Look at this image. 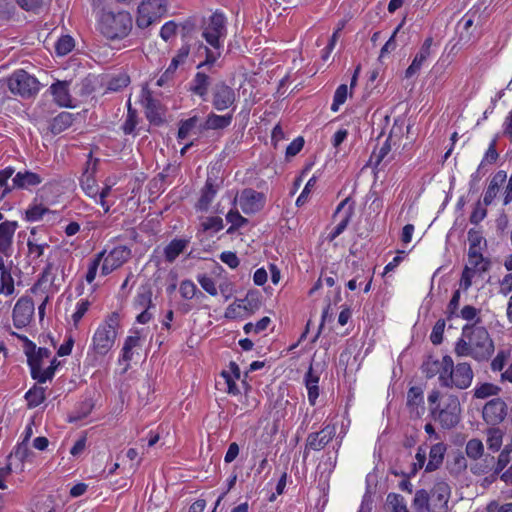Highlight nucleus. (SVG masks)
<instances>
[{
  "instance_id": "17",
  "label": "nucleus",
  "mask_w": 512,
  "mask_h": 512,
  "mask_svg": "<svg viewBox=\"0 0 512 512\" xmlns=\"http://www.w3.org/2000/svg\"><path fill=\"white\" fill-rule=\"evenodd\" d=\"M16 228V222L5 221L0 224V253L5 257L12 254V240Z\"/></svg>"
},
{
  "instance_id": "14",
  "label": "nucleus",
  "mask_w": 512,
  "mask_h": 512,
  "mask_svg": "<svg viewBox=\"0 0 512 512\" xmlns=\"http://www.w3.org/2000/svg\"><path fill=\"white\" fill-rule=\"evenodd\" d=\"M265 203L263 193L257 192L251 188H246L241 192L239 204L245 214L256 213L260 211Z\"/></svg>"
},
{
  "instance_id": "26",
  "label": "nucleus",
  "mask_w": 512,
  "mask_h": 512,
  "mask_svg": "<svg viewBox=\"0 0 512 512\" xmlns=\"http://www.w3.org/2000/svg\"><path fill=\"white\" fill-rule=\"evenodd\" d=\"M421 371L424 376L428 379H431L438 375V379L441 377L442 372L444 371V357L442 360L434 359L432 357H428L421 366Z\"/></svg>"
},
{
  "instance_id": "52",
  "label": "nucleus",
  "mask_w": 512,
  "mask_h": 512,
  "mask_svg": "<svg viewBox=\"0 0 512 512\" xmlns=\"http://www.w3.org/2000/svg\"><path fill=\"white\" fill-rule=\"evenodd\" d=\"M137 125V113L136 110L131 108V105H128L127 117L122 126L123 132L127 135L131 134Z\"/></svg>"
},
{
  "instance_id": "48",
  "label": "nucleus",
  "mask_w": 512,
  "mask_h": 512,
  "mask_svg": "<svg viewBox=\"0 0 512 512\" xmlns=\"http://www.w3.org/2000/svg\"><path fill=\"white\" fill-rule=\"evenodd\" d=\"M496 144H497V139L495 138L490 143V145H489V147H488V149L478 167V171H481V169L484 167L485 163L492 164L497 161L499 154L496 150Z\"/></svg>"
},
{
  "instance_id": "37",
  "label": "nucleus",
  "mask_w": 512,
  "mask_h": 512,
  "mask_svg": "<svg viewBox=\"0 0 512 512\" xmlns=\"http://www.w3.org/2000/svg\"><path fill=\"white\" fill-rule=\"evenodd\" d=\"M200 227L203 232L216 233L223 229L224 224L221 217L211 216L204 218L200 224Z\"/></svg>"
},
{
  "instance_id": "10",
  "label": "nucleus",
  "mask_w": 512,
  "mask_h": 512,
  "mask_svg": "<svg viewBox=\"0 0 512 512\" xmlns=\"http://www.w3.org/2000/svg\"><path fill=\"white\" fill-rule=\"evenodd\" d=\"M508 406L506 402L499 398L489 400L483 407V420L491 426H497L502 423L507 416Z\"/></svg>"
},
{
  "instance_id": "41",
  "label": "nucleus",
  "mask_w": 512,
  "mask_h": 512,
  "mask_svg": "<svg viewBox=\"0 0 512 512\" xmlns=\"http://www.w3.org/2000/svg\"><path fill=\"white\" fill-rule=\"evenodd\" d=\"M500 388L492 383H483L477 386L474 390V397L478 399H485L490 396L497 395Z\"/></svg>"
},
{
  "instance_id": "53",
  "label": "nucleus",
  "mask_w": 512,
  "mask_h": 512,
  "mask_svg": "<svg viewBox=\"0 0 512 512\" xmlns=\"http://www.w3.org/2000/svg\"><path fill=\"white\" fill-rule=\"evenodd\" d=\"M105 252L106 251L104 250V251L98 253L96 255V257L90 262L89 267H88V271H87L86 277H85L86 281L88 283H92L94 281V279L96 277V274H97L98 267H99V265H100L104 255H105Z\"/></svg>"
},
{
  "instance_id": "9",
  "label": "nucleus",
  "mask_w": 512,
  "mask_h": 512,
  "mask_svg": "<svg viewBox=\"0 0 512 512\" xmlns=\"http://www.w3.org/2000/svg\"><path fill=\"white\" fill-rule=\"evenodd\" d=\"M235 90L224 81L216 83L211 90V103L215 110L224 111L235 106Z\"/></svg>"
},
{
  "instance_id": "39",
  "label": "nucleus",
  "mask_w": 512,
  "mask_h": 512,
  "mask_svg": "<svg viewBox=\"0 0 512 512\" xmlns=\"http://www.w3.org/2000/svg\"><path fill=\"white\" fill-rule=\"evenodd\" d=\"M145 110L146 117L151 122L161 120L160 105L158 101L154 100L151 97H147L145 100Z\"/></svg>"
},
{
  "instance_id": "33",
  "label": "nucleus",
  "mask_w": 512,
  "mask_h": 512,
  "mask_svg": "<svg viewBox=\"0 0 512 512\" xmlns=\"http://www.w3.org/2000/svg\"><path fill=\"white\" fill-rule=\"evenodd\" d=\"M504 432L502 429L496 426H492L487 429V445L493 452L498 451L502 446Z\"/></svg>"
},
{
  "instance_id": "1",
  "label": "nucleus",
  "mask_w": 512,
  "mask_h": 512,
  "mask_svg": "<svg viewBox=\"0 0 512 512\" xmlns=\"http://www.w3.org/2000/svg\"><path fill=\"white\" fill-rule=\"evenodd\" d=\"M474 324H467L462 329V336L455 344L454 352L459 357L470 356L476 361H487L494 352V344L488 331Z\"/></svg>"
},
{
  "instance_id": "4",
  "label": "nucleus",
  "mask_w": 512,
  "mask_h": 512,
  "mask_svg": "<svg viewBox=\"0 0 512 512\" xmlns=\"http://www.w3.org/2000/svg\"><path fill=\"white\" fill-rule=\"evenodd\" d=\"M474 372L467 362H459L456 365L451 356H444V371L439 378L441 387L464 390L471 386Z\"/></svg>"
},
{
  "instance_id": "24",
  "label": "nucleus",
  "mask_w": 512,
  "mask_h": 512,
  "mask_svg": "<svg viewBox=\"0 0 512 512\" xmlns=\"http://www.w3.org/2000/svg\"><path fill=\"white\" fill-rule=\"evenodd\" d=\"M445 452L446 446L443 443L434 444L430 448L429 460L425 467V471L432 472L437 470L443 462Z\"/></svg>"
},
{
  "instance_id": "13",
  "label": "nucleus",
  "mask_w": 512,
  "mask_h": 512,
  "mask_svg": "<svg viewBox=\"0 0 512 512\" xmlns=\"http://www.w3.org/2000/svg\"><path fill=\"white\" fill-rule=\"evenodd\" d=\"M34 314V303L31 298H20L13 309V323L18 329L26 327Z\"/></svg>"
},
{
  "instance_id": "27",
  "label": "nucleus",
  "mask_w": 512,
  "mask_h": 512,
  "mask_svg": "<svg viewBox=\"0 0 512 512\" xmlns=\"http://www.w3.org/2000/svg\"><path fill=\"white\" fill-rule=\"evenodd\" d=\"M188 240L174 239L164 249V255L167 262L172 263L187 247Z\"/></svg>"
},
{
  "instance_id": "32",
  "label": "nucleus",
  "mask_w": 512,
  "mask_h": 512,
  "mask_svg": "<svg viewBox=\"0 0 512 512\" xmlns=\"http://www.w3.org/2000/svg\"><path fill=\"white\" fill-rule=\"evenodd\" d=\"M35 229L31 230V237L28 238L27 247H28V256L33 260H38L43 256L44 250L49 247V245L44 243H38V241L34 238Z\"/></svg>"
},
{
  "instance_id": "19",
  "label": "nucleus",
  "mask_w": 512,
  "mask_h": 512,
  "mask_svg": "<svg viewBox=\"0 0 512 512\" xmlns=\"http://www.w3.org/2000/svg\"><path fill=\"white\" fill-rule=\"evenodd\" d=\"M432 44H433V39L431 37H428L427 39H425L419 52L416 54L415 58L413 59L411 65L406 69L405 76L407 78L412 77L414 74H416L421 69L423 63L431 55Z\"/></svg>"
},
{
  "instance_id": "6",
  "label": "nucleus",
  "mask_w": 512,
  "mask_h": 512,
  "mask_svg": "<svg viewBox=\"0 0 512 512\" xmlns=\"http://www.w3.org/2000/svg\"><path fill=\"white\" fill-rule=\"evenodd\" d=\"M120 317L117 312H112L97 328L92 338L93 351L100 356L106 355L115 343Z\"/></svg>"
},
{
  "instance_id": "57",
  "label": "nucleus",
  "mask_w": 512,
  "mask_h": 512,
  "mask_svg": "<svg viewBox=\"0 0 512 512\" xmlns=\"http://www.w3.org/2000/svg\"><path fill=\"white\" fill-rule=\"evenodd\" d=\"M0 283L3 284L6 295H11L14 293V279L11 275L10 269H6L0 272Z\"/></svg>"
},
{
  "instance_id": "56",
  "label": "nucleus",
  "mask_w": 512,
  "mask_h": 512,
  "mask_svg": "<svg viewBox=\"0 0 512 512\" xmlns=\"http://www.w3.org/2000/svg\"><path fill=\"white\" fill-rule=\"evenodd\" d=\"M393 145V142L389 139H386V141L383 143L382 147L379 149L378 152H373L371 156V161L375 159V166H378L389 154L391 151Z\"/></svg>"
},
{
  "instance_id": "3",
  "label": "nucleus",
  "mask_w": 512,
  "mask_h": 512,
  "mask_svg": "<svg viewBox=\"0 0 512 512\" xmlns=\"http://www.w3.org/2000/svg\"><path fill=\"white\" fill-rule=\"evenodd\" d=\"M226 34V18L223 13L216 11L204 21L202 37L215 51L206 49V61L199 64L198 68L204 64H213L219 58Z\"/></svg>"
},
{
  "instance_id": "55",
  "label": "nucleus",
  "mask_w": 512,
  "mask_h": 512,
  "mask_svg": "<svg viewBox=\"0 0 512 512\" xmlns=\"http://www.w3.org/2000/svg\"><path fill=\"white\" fill-rule=\"evenodd\" d=\"M485 207L486 206H484L483 202L481 201H478L475 204L474 209L469 218L472 224H479L487 216V209Z\"/></svg>"
},
{
  "instance_id": "21",
  "label": "nucleus",
  "mask_w": 512,
  "mask_h": 512,
  "mask_svg": "<svg viewBox=\"0 0 512 512\" xmlns=\"http://www.w3.org/2000/svg\"><path fill=\"white\" fill-rule=\"evenodd\" d=\"M42 181L43 177L41 175L28 170L19 171L12 179L15 189H28L41 184Z\"/></svg>"
},
{
  "instance_id": "51",
  "label": "nucleus",
  "mask_w": 512,
  "mask_h": 512,
  "mask_svg": "<svg viewBox=\"0 0 512 512\" xmlns=\"http://www.w3.org/2000/svg\"><path fill=\"white\" fill-rule=\"evenodd\" d=\"M140 338L138 336H128L122 348V359L130 361L132 359V349L138 346Z\"/></svg>"
},
{
  "instance_id": "46",
  "label": "nucleus",
  "mask_w": 512,
  "mask_h": 512,
  "mask_svg": "<svg viewBox=\"0 0 512 512\" xmlns=\"http://www.w3.org/2000/svg\"><path fill=\"white\" fill-rule=\"evenodd\" d=\"M93 406L94 405L91 400H86L82 402L79 408L72 415L69 416V421L76 422L81 419H84L91 413Z\"/></svg>"
},
{
  "instance_id": "8",
  "label": "nucleus",
  "mask_w": 512,
  "mask_h": 512,
  "mask_svg": "<svg viewBox=\"0 0 512 512\" xmlns=\"http://www.w3.org/2000/svg\"><path fill=\"white\" fill-rule=\"evenodd\" d=\"M11 335L16 336L24 342V351L31 370V376L36 377L35 374L39 373L42 361L50 357L51 351L48 348L42 347L36 349V345L24 335L17 334L16 332H11Z\"/></svg>"
},
{
  "instance_id": "38",
  "label": "nucleus",
  "mask_w": 512,
  "mask_h": 512,
  "mask_svg": "<svg viewBox=\"0 0 512 512\" xmlns=\"http://www.w3.org/2000/svg\"><path fill=\"white\" fill-rule=\"evenodd\" d=\"M404 128H406L407 133H409L411 126H405V122L403 119H396L387 138L393 142L394 146H396L400 141V138L402 137L404 132Z\"/></svg>"
},
{
  "instance_id": "61",
  "label": "nucleus",
  "mask_w": 512,
  "mask_h": 512,
  "mask_svg": "<svg viewBox=\"0 0 512 512\" xmlns=\"http://www.w3.org/2000/svg\"><path fill=\"white\" fill-rule=\"evenodd\" d=\"M352 216V210H349L345 217L335 226L334 230L329 235L328 239L330 241H333L335 238H337L340 234L343 233V231L347 228L348 223Z\"/></svg>"
},
{
  "instance_id": "18",
  "label": "nucleus",
  "mask_w": 512,
  "mask_h": 512,
  "mask_svg": "<svg viewBox=\"0 0 512 512\" xmlns=\"http://www.w3.org/2000/svg\"><path fill=\"white\" fill-rule=\"evenodd\" d=\"M233 114L218 115L213 112L208 114L206 120L198 126L199 133L205 130H222L231 125Z\"/></svg>"
},
{
  "instance_id": "35",
  "label": "nucleus",
  "mask_w": 512,
  "mask_h": 512,
  "mask_svg": "<svg viewBox=\"0 0 512 512\" xmlns=\"http://www.w3.org/2000/svg\"><path fill=\"white\" fill-rule=\"evenodd\" d=\"M413 505L417 512H429L431 507L429 493L424 489L416 491Z\"/></svg>"
},
{
  "instance_id": "31",
  "label": "nucleus",
  "mask_w": 512,
  "mask_h": 512,
  "mask_svg": "<svg viewBox=\"0 0 512 512\" xmlns=\"http://www.w3.org/2000/svg\"><path fill=\"white\" fill-rule=\"evenodd\" d=\"M73 123V115L69 112H61L52 121L50 129L53 134H59Z\"/></svg>"
},
{
  "instance_id": "62",
  "label": "nucleus",
  "mask_w": 512,
  "mask_h": 512,
  "mask_svg": "<svg viewBox=\"0 0 512 512\" xmlns=\"http://www.w3.org/2000/svg\"><path fill=\"white\" fill-rule=\"evenodd\" d=\"M89 306H90V302L87 299H82L77 303L76 311L72 315V320H73L75 326L78 325L79 321L82 319V317L88 311Z\"/></svg>"
},
{
  "instance_id": "15",
  "label": "nucleus",
  "mask_w": 512,
  "mask_h": 512,
  "mask_svg": "<svg viewBox=\"0 0 512 512\" xmlns=\"http://www.w3.org/2000/svg\"><path fill=\"white\" fill-rule=\"evenodd\" d=\"M334 425H326L321 431L310 433L306 439L305 450L319 451L323 449L335 436Z\"/></svg>"
},
{
  "instance_id": "43",
  "label": "nucleus",
  "mask_w": 512,
  "mask_h": 512,
  "mask_svg": "<svg viewBox=\"0 0 512 512\" xmlns=\"http://www.w3.org/2000/svg\"><path fill=\"white\" fill-rule=\"evenodd\" d=\"M81 187L87 196L91 198H96L98 195L99 189L96 184V180L90 174L84 175L81 179Z\"/></svg>"
},
{
  "instance_id": "47",
  "label": "nucleus",
  "mask_w": 512,
  "mask_h": 512,
  "mask_svg": "<svg viewBox=\"0 0 512 512\" xmlns=\"http://www.w3.org/2000/svg\"><path fill=\"white\" fill-rule=\"evenodd\" d=\"M198 120L197 116H193L182 121L178 130V138L181 140L185 139L196 128Z\"/></svg>"
},
{
  "instance_id": "42",
  "label": "nucleus",
  "mask_w": 512,
  "mask_h": 512,
  "mask_svg": "<svg viewBox=\"0 0 512 512\" xmlns=\"http://www.w3.org/2000/svg\"><path fill=\"white\" fill-rule=\"evenodd\" d=\"M465 451L469 458L476 460L483 455V443L479 439H471L467 442Z\"/></svg>"
},
{
  "instance_id": "63",
  "label": "nucleus",
  "mask_w": 512,
  "mask_h": 512,
  "mask_svg": "<svg viewBox=\"0 0 512 512\" xmlns=\"http://www.w3.org/2000/svg\"><path fill=\"white\" fill-rule=\"evenodd\" d=\"M509 355L510 351H499L496 357L491 362V369L493 371H501L504 368L506 360L509 357Z\"/></svg>"
},
{
  "instance_id": "50",
  "label": "nucleus",
  "mask_w": 512,
  "mask_h": 512,
  "mask_svg": "<svg viewBox=\"0 0 512 512\" xmlns=\"http://www.w3.org/2000/svg\"><path fill=\"white\" fill-rule=\"evenodd\" d=\"M180 294L185 299H192L197 295V292L203 296V293L198 291L196 285L190 280H184L180 284Z\"/></svg>"
},
{
  "instance_id": "40",
  "label": "nucleus",
  "mask_w": 512,
  "mask_h": 512,
  "mask_svg": "<svg viewBox=\"0 0 512 512\" xmlns=\"http://www.w3.org/2000/svg\"><path fill=\"white\" fill-rule=\"evenodd\" d=\"M387 504L391 508V512H409L403 496L396 493L387 495Z\"/></svg>"
},
{
  "instance_id": "34",
  "label": "nucleus",
  "mask_w": 512,
  "mask_h": 512,
  "mask_svg": "<svg viewBox=\"0 0 512 512\" xmlns=\"http://www.w3.org/2000/svg\"><path fill=\"white\" fill-rule=\"evenodd\" d=\"M25 399L27 400L30 408L37 407L45 400V389L34 385L26 392Z\"/></svg>"
},
{
  "instance_id": "25",
  "label": "nucleus",
  "mask_w": 512,
  "mask_h": 512,
  "mask_svg": "<svg viewBox=\"0 0 512 512\" xmlns=\"http://www.w3.org/2000/svg\"><path fill=\"white\" fill-rule=\"evenodd\" d=\"M210 85V77L203 72H197L191 82L190 91L205 99Z\"/></svg>"
},
{
  "instance_id": "45",
  "label": "nucleus",
  "mask_w": 512,
  "mask_h": 512,
  "mask_svg": "<svg viewBox=\"0 0 512 512\" xmlns=\"http://www.w3.org/2000/svg\"><path fill=\"white\" fill-rule=\"evenodd\" d=\"M73 48L74 40L69 35L62 36L55 44V50L59 56H64L68 54L72 51Z\"/></svg>"
},
{
  "instance_id": "59",
  "label": "nucleus",
  "mask_w": 512,
  "mask_h": 512,
  "mask_svg": "<svg viewBox=\"0 0 512 512\" xmlns=\"http://www.w3.org/2000/svg\"><path fill=\"white\" fill-rule=\"evenodd\" d=\"M56 368H57V363H56V359H54L51 362V365L47 369L42 370L40 368L39 369V373L35 374L36 377H32V378L37 380L39 383H44L47 380L52 379V377L54 376Z\"/></svg>"
},
{
  "instance_id": "36",
  "label": "nucleus",
  "mask_w": 512,
  "mask_h": 512,
  "mask_svg": "<svg viewBox=\"0 0 512 512\" xmlns=\"http://www.w3.org/2000/svg\"><path fill=\"white\" fill-rule=\"evenodd\" d=\"M140 304L142 306H147L146 309L137 316V321L141 324H145L150 321L152 318V314L149 312V309L153 306L151 300V293H143L139 295Z\"/></svg>"
},
{
  "instance_id": "5",
  "label": "nucleus",
  "mask_w": 512,
  "mask_h": 512,
  "mask_svg": "<svg viewBox=\"0 0 512 512\" xmlns=\"http://www.w3.org/2000/svg\"><path fill=\"white\" fill-rule=\"evenodd\" d=\"M132 23V17L126 11H105L101 15L99 29L107 39H123L131 31Z\"/></svg>"
},
{
  "instance_id": "20",
  "label": "nucleus",
  "mask_w": 512,
  "mask_h": 512,
  "mask_svg": "<svg viewBox=\"0 0 512 512\" xmlns=\"http://www.w3.org/2000/svg\"><path fill=\"white\" fill-rule=\"evenodd\" d=\"M407 407L411 414L420 417L424 411L423 390L420 387L413 386L407 392Z\"/></svg>"
},
{
  "instance_id": "28",
  "label": "nucleus",
  "mask_w": 512,
  "mask_h": 512,
  "mask_svg": "<svg viewBox=\"0 0 512 512\" xmlns=\"http://www.w3.org/2000/svg\"><path fill=\"white\" fill-rule=\"evenodd\" d=\"M217 193V188L213 185L212 181L208 179L202 189L201 196L198 200L197 207L200 210H208L211 202Z\"/></svg>"
},
{
  "instance_id": "60",
  "label": "nucleus",
  "mask_w": 512,
  "mask_h": 512,
  "mask_svg": "<svg viewBox=\"0 0 512 512\" xmlns=\"http://www.w3.org/2000/svg\"><path fill=\"white\" fill-rule=\"evenodd\" d=\"M197 280L201 287L209 293L211 296H216L218 291L215 285L214 280L211 277H208L206 275H199L197 277Z\"/></svg>"
},
{
  "instance_id": "16",
  "label": "nucleus",
  "mask_w": 512,
  "mask_h": 512,
  "mask_svg": "<svg viewBox=\"0 0 512 512\" xmlns=\"http://www.w3.org/2000/svg\"><path fill=\"white\" fill-rule=\"evenodd\" d=\"M160 6L161 0H143L138 7L137 26L142 29L149 27L157 16L153 9Z\"/></svg>"
},
{
  "instance_id": "12",
  "label": "nucleus",
  "mask_w": 512,
  "mask_h": 512,
  "mask_svg": "<svg viewBox=\"0 0 512 512\" xmlns=\"http://www.w3.org/2000/svg\"><path fill=\"white\" fill-rule=\"evenodd\" d=\"M450 495L451 488L449 484L445 481H437L431 490L429 512H448Z\"/></svg>"
},
{
  "instance_id": "22",
  "label": "nucleus",
  "mask_w": 512,
  "mask_h": 512,
  "mask_svg": "<svg viewBox=\"0 0 512 512\" xmlns=\"http://www.w3.org/2000/svg\"><path fill=\"white\" fill-rule=\"evenodd\" d=\"M507 174L505 171H498L491 179L487 190L483 197L484 206H489L499 191L500 186L506 181Z\"/></svg>"
},
{
  "instance_id": "30",
  "label": "nucleus",
  "mask_w": 512,
  "mask_h": 512,
  "mask_svg": "<svg viewBox=\"0 0 512 512\" xmlns=\"http://www.w3.org/2000/svg\"><path fill=\"white\" fill-rule=\"evenodd\" d=\"M468 261L470 267L478 272H486L490 267V261L484 259L483 255L479 252L478 249H469Z\"/></svg>"
},
{
  "instance_id": "11",
  "label": "nucleus",
  "mask_w": 512,
  "mask_h": 512,
  "mask_svg": "<svg viewBox=\"0 0 512 512\" xmlns=\"http://www.w3.org/2000/svg\"><path fill=\"white\" fill-rule=\"evenodd\" d=\"M130 257L131 249L127 246L120 245L113 248L106 257H103L104 261L101 267V274L103 276L110 274L126 263Z\"/></svg>"
},
{
  "instance_id": "2",
  "label": "nucleus",
  "mask_w": 512,
  "mask_h": 512,
  "mask_svg": "<svg viewBox=\"0 0 512 512\" xmlns=\"http://www.w3.org/2000/svg\"><path fill=\"white\" fill-rule=\"evenodd\" d=\"M428 404L431 418L443 429H452L460 422L461 405L458 396L443 395L439 390L433 389L428 395Z\"/></svg>"
},
{
  "instance_id": "29",
  "label": "nucleus",
  "mask_w": 512,
  "mask_h": 512,
  "mask_svg": "<svg viewBox=\"0 0 512 512\" xmlns=\"http://www.w3.org/2000/svg\"><path fill=\"white\" fill-rule=\"evenodd\" d=\"M318 382L319 377L315 375L312 368H310L305 376V385L308 391V400L311 405H315L316 399L319 396Z\"/></svg>"
},
{
  "instance_id": "44",
  "label": "nucleus",
  "mask_w": 512,
  "mask_h": 512,
  "mask_svg": "<svg viewBox=\"0 0 512 512\" xmlns=\"http://www.w3.org/2000/svg\"><path fill=\"white\" fill-rule=\"evenodd\" d=\"M14 174V169L12 167H7L0 171V187L3 188L0 199H3L8 193H10L15 187L8 184L9 178Z\"/></svg>"
},
{
  "instance_id": "64",
  "label": "nucleus",
  "mask_w": 512,
  "mask_h": 512,
  "mask_svg": "<svg viewBox=\"0 0 512 512\" xmlns=\"http://www.w3.org/2000/svg\"><path fill=\"white\" fill-rule=\"evenodd\" d=\"M486 512H512V503L500 504L498 501H490L486 506Z\"/></svg>"
},
{
  "instance_id": "54",
  "label": "nucleus",
  "mask_w": 512,
  "mask_h": 512,
  "mask_svg": "<svg viewBox=\"0 0 512 512\" xmlns=\"http://www.w3.org/2000/svg\"><path fill=\"white\" fill-rule=\"evenodd\" d=\"M445 324L446 323L444 319H439L435 323L430 335V340L434 345H439L442 343Z\"/></svg>"
},
{
  "instance_id": "23",
  "label": "nucleus",
  "mask_w": 512,
  "mask_h": 512,
  "mask_svg": "<svg viewBox=\"0 0 512 512\" xmlns=\"http://www.w3.org/2000/svg\"><path fill=\"white\" fill-rule=\"evenodd\" d=\"M55 102L59 106L68 107L71 105V97L68 89V82L57 81L50 87Z\"/></svg>"
},
{
  "instance_id": "49",
  "label": "nucleus",
  "mask_w": 512,
  "mask_h": 512,
  "mask_svg": "<svg viewBox=\"0 0 512 512\" xmlns=\"http://www.w3.org/2000/svg\"><path fill=\"white\" fill-rule=\"evenodd\" d=\"M348 95V88L346 84H341L335 91L333 103L331 105V110L336 112L339 109V106L342 105Z\"/></svg>"
},
{
  "instance_id": "58",
  "label": "nucleus",
  "mask_w": 512,
  "mask_h": 512,
  "mask_svg": "<svg viewBox=\"0 0 512 512\" xmlns=\"http://www.w3.org/2000/svg\"><path fill=\"white\" fill-rule=\"evenodd\" d=\"M48 211L49 209L42 205H34L26 211V219L28 221H39Z\"/></svg>"
},
{
  "instance_id": "7",
  "label": "nucleus",
  "mask_w": 512,
  "mask_h": 512,
  "mask_svg": "<svg viewBox=\"0 0 512 512\" xmlns=\"http://www.w3.org/2000/svg\"><path fill=\"white\" fill-rule=\"evenodd\" d=\"M8 87L13 94L29 98L39 90L38 80L24 70L15 71L8 79Z\"/></svg>"
}]
</instances>
